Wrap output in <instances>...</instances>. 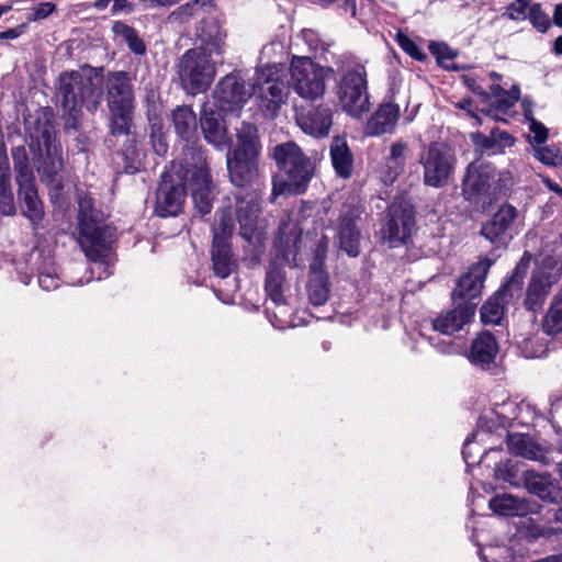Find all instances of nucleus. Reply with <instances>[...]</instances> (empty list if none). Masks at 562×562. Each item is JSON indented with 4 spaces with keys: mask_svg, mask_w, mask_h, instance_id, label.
Here are the masks:
<instances>
[{
    "mask_svg": "<svg viewBox=\"0 0 562 562\" xmlns=\"http://www.w3.org/2000/svg\"><path fill=\"white\" fill-rule=\"evenodd\" d=\"M251 94L263 116L276 117L289 95V87L281 79V68L276 64L262 67L257 72Z\"/></svg>",
    "mask_w": 562,
    "mask_h": 562,
    "instance_id": "nucleus-9",
    "label": "nucleus"
},
{
    "mask_svg": "<svg viewBox=\"0 0 562 562\" xmlns=\"http://www.w3.org/2000/svg\"><path fill=\"white\" fill-rule=\"evenodd\" d=\"M471 138L476 147L482 150H496L502 146H509L513 144V138L502 131H492L490 136L482 133H473Z\"/></svg>",
    "mask_w": 562,
    "mask_h": 562,
    "instance_id": "nucleus-39",
    "label": "nucleus"
},
{
    "mask_svg": "<svg viewBox=\"0 0 562 562\" xmlns=\"http://www.w3.org/2000/svg\"><path fill=\"white\" fill-rule=\"evenodd\" d=\"M150 137L155 153L159 156H164L168 150V144L165 134L160 130L156 131L153 127Z\"/></svg>",
    "mask_w": 562,
    "mask_h": 562,
    "instance_id": "nucleus-50",
    "label": "nucleus"
},
{
    "mask_svg": "<svg viewBox=\"0 0 562 562\" xmlns=\"http://www.w3.org/2000/svg\"><path fill=\"white\" fill-rule=\"evenodd\" d=\"M389 220L382 229L383 238L392 247L406 241L415 227L413 205L405 200H395L389 206Z\"/></svg>",
    "mask_w": 562,
    "mask_h": 562,
    "instance_id": "nucleus-15",
    "label": "nucleus"
},
{
    "mask_svg": "<svg viewBox=\"0 0 562 562\" xmlns=\"http://www.w3.org/2000/svg\"><path fill=\"white\" fill-rule=\"evenodd\" d=\"M516 216L517 211L514 206L509 204L503 205L482 227V235L492 244L497 246L506 245L512 238L509 228Z\"/></svg>",
    "mask_w": 562,
    "mask_h": 562,
    "instance_id": "nucleus-22",
    "label": "nucleus"
},
{
    "mask_svg": "<svg viewBox=\"0 0 562 562\" xmlns=\"http://www.w3.org/2000/svg\"><path fill=\"white\" fill-rule=\"evenodd\" d=\"M543 330L549 335L562 331V290L554 296L547 312Z\"/></svg>",
    "mask_w": 562,
    "mask_h": 562,
    "instance_id": "nucleus-41",
    "label": "nucleus"
},
{
    "mask_svg": "<svg viewBox=\"0 0 562 562\" xmlns=\"http://www.w3.org/2000/svg\"><path fill=\"white\" fill-rule=\"evenodd\" d=\"M104 85L110 112V132L114 136L127 135L134 110V91L131 79L124 71L110 72Z\"/></svg>",
    "mask_w": 562,
    "mask_h": 562,
    "instance_id": "nucleus-6",
    "label": "nucleus"
},
{
    "mask_svg": "<svg viewBox=\"0 0 562 562\" xmlns=\"http://www.w3.org/2000/svg\"><path fill=\"white\" fill-rule=\"evenodd\" d=\"M172 121L177 134L187 142L183 147L182 156L188 147H195L189 144L196 134V115L189 106H178L172 113Z\"/></svg>",
    "mask_w": 562,
    "mask_h": 562,
    "instance_id": "nucleus-34",
    "label": "nucleus"
},
{
    "mask_svg": "<svg viewBox=\"0 0 562 562\" xmlns=\"http://www.w3.org/2000/svg\"><path fill=\"white\" fill-rule=\"evenodd\" d=\"M284 273L276 266H270L266 277V292L277 307L285 305L283 295Z\"/></svg>",
    "mask_w": 562,
    "mask_h": 562,
    "instance_id": "nucleus-37",
    "label": "nucleus"
},
{
    "mask_svg": "<svg viewBox=\"0 0 562 562\" xmlns=\"http://www.w3.org/2000/svg\"><path fill=\"white\" fill-rule=\"evenodd\" d=\"M113 33L121 37L128 46V48L137 55H143L146 50L143 40L138 36L137 32L124 22L117 21L112 25Z\"/></svg>",
    "mask_w": 562,
    "mask_h": 562,
    "instance_id": "nucleus-40",
    "label": "nucleus"
},
{
    "mask_svg": "<svg viewBox=\"0 0 562 562\" xmlns=\"http://www.w3.org/2000/svg\"><path fill=\"white\" fill-rule=\"evenodd\" d=\"M79 244L86 256L97 265L99 270L109 276L110 248L115 238V227L105 222L104 214L94 207L91 198L79 201Z\"/></svg>",
    "mask_w": 562,
    "mask_h": 562,
    "instance_id": "nucleus-3",
    "label": "nucleus"
},
{
    "mask_svg": "<svg viewBox=\"0 0 562 562\" xmlns=\"http://www.w3.org/2000/svg\"><path fill=\"white\" fill-rule=\"evenodd\" d=\"M325 251L317 249L313 263L311 265V277L307 285L308 300L319 306L327 302L329 295V282L327 273L322 269Z\"/></svg>",
    "mask_w": 562,
    "mask_h": 562,
    "instance_id": "nucleus-25",
    "label": "nucleus"
},
{
    "mask_svg": "<svg viewBox=\"0 0 562 562\" xmlns=\"http://www.w3.org/2000/svg\"><path fill=\"white\" fill-rule=\"evenodd\" d=\"M201 128L205 140L216 148H222L227 144L226 128L223 125L222 111H215L207 104L203 106L201 113Z\"/></svg>",
    "mask_w": 562,
    "mask_h": 562,
    "instance_id": "nucleus-28",
    "label": "nucleus"
},
{
    "mask_svg": "<svg viewBox=\"0 0 562 562\" xmlns=\"http://www.w3.org/2000/svg\"><path fill=\"white\" fill-rule=\"evenodd\" d=\"M112 0H97L94 7L98 10H104Z\"/></svg>",
    "mask_w": 562,
    "mask_h": 562,
    "instance_id": "nucleus-61",
    "label": "nucleus"
},
{
    "mask_svg": "<svg viewBox=\"0 0 562 562\" xmlns=\"http://www.w3.org/2000/svg\"><path fill=\"white\" fill-rule=\"evenodd\" d=\"M498 353V344L488 331H482L472 341L469 360L475 366H490Z\"/></svg>",
    "mask_w": 562,
    "mask_h": 562,
    "instance_id": "nucleus-31",
    "label": "nucleus"
},
{
    "mask_svg": "<svg viewBox=\"0 0 562 562\" xmlns=\"http://www.w3.org/2000/svg\"><path fill=\"white\" fill-rule=\"evenodd\" d=\"M14 169L16 172V182L25 183L29 180H35L33 170L29 162L27 153L24 146H16L11 150Z\"/></svg>",
    "mask_w": 562,
    "mask_h": 562,
    "instance_id": "nucleus-42",
    "label": "nucleus"
},
{
    "mask_svg": "<svg viewBox=\"0 0 562 562\" xmlns=\"http://www.w3.org/2000/svg\"><path fill=\"white\" fill-rule=\"evenodd\" d=\"M237 147L233 150L229 149L227 153L258 158L260 154V143L255 125L244 122L237 131Z\"/></svg>",
    "mask_w": 562,
    "mask_h": 562,
    "instance_id": "nucleus-35",
    "label": "nucleus"
},
{
    "mask_svg": "<svg viewBox=\"0 0 562 562\" xmlns=\"http://www.w3.org/2000/svg\"><path fill=\"white\" fill-rule=\"evenodd\" d=\"M396 40H397L400 47L405 53H407L411 57H413L417 60H422L425 57L424 53L416 45V43L412 38H409L407 35H405L404 33H401V32L397 33Z\"/></svg>",
    "mask_w": 562,
    "mask_h": 562,
    "instance_id": "nucleus-46",
    "label": "nucleus"
},
{
    "mask_svg": "<svg viewBox=\"0 0 562 562\" xmlns=\"http://www.w3.org/2000/svg\"><path fill=\"white\" fill-rule=\"evenodd\" d=\"M338 99L345 112L359 116L370 109L367 91V71L361 65L347 69L338 83Z\"/></svg>",
    "mask_w": 562,
    "mask_h": 562,
    "instance_id": "nucleus-12",
    "label": "nucleus"
},
{
    "mask_svg": "<svg viewBox=\"0 0 562 562\" xmlns=\"http://www.w3.org/2000/svg\"><path fill=\"white\" fill-rule=\"evenodd\" d=\"M524 105V116L528 123V128L532 134V137L529 136V142L532 145H542L546 144L548 139V128L539 121L533 117L532 110L530 104L527 103L526 100L522 102Z\"/></svg>",
    "mask_w": 562,
    "mask_h": 562,
    "instance_id": "nucleus-43",
    "label": "nucleus"
},
{
    "mask_svg": "<svg viewBox=\"0 0 562 562\" xmlns=\"http://www.w3.org/2000/svg\"><path fill=\"white\" fill-rule=\"evenodd\" d=\"M19 196L23 201L24 214L33 222L37 223L43 217V206L38 199L35 188V180H29L25 183L19 182Z\"/></svg>",
    "mask_w": 562,
    "mask_h": 562,
    "instance_id": "nucleus-36",
    "label": "nucleus"
},
{
    "mask_svg": "<svg viewBox=\"0 0 562 562\" xmlns=\"http://www.w3.org/2000/svg\"><path fill=\"white\" fill-rule=\"evenodd\" d=\"M521 263L516 267V272L512 279L504 284L492 297H490L481 308V319L484 324H499L504 316L505 297H514L515 293L520 290L521 280L518 271Z\"/></svg>",
    "mask_w": 562,
    "mask_h": 562,
    "instance_id": "nucleus-20",
    "label": "nucleus"
},
{
    "mask_svg": "<svg viewBox=\"0 0 562 562\" xmlns=\"http://www.w3.org/2000/svg\"><path fill=\"white\" fill-rule=\"evenodd\" d=\"M398 119V105L393 102L383 103L367 122V134L371 136H380L385 133H392Z\"/></svg>",
    "mask_w": 562,
    "mask_h": 562,
    "instance_id": "nucleus-29",
    "label": "nucleus"
},
{
    "mask_svg": "<svg viewBox=\"0 0 562 562\" xmlns=\"http://www.w3.org/2000/svg\"><path fill=\"white\" fill-rule=\"evenodd\" d=\"M250 95L251 90L246 87L244 78L237 74L222 78L213 92L215 104L222 112L240 110Z\"/></svg>",
    "mask_w": 562,
    "mask_h": 562,
    "instance_id": "nucleus-16",
    "label": "nucleus"
},
{
    "mask_svg": "<svg viewBox=\"0 0 562 562\" xmlns=\"http://www.w3.org/2000/svg\"><path fill=\"white\" fill-rule=\"evenodd\" d=\"M58 83V97L67 115L66 125L77 128L83 106L92 113L98 110L102 97V79L92 67H83L60 74Z\"/></svg>",
    "mask_w": 562,
    "mask_h": 562,
    "instance_id": "nucleus-2",
    "label": "nucleus"
},
{
    "mask_svg": "<svg viewBox=\"0 0 562 562\" xmlns=\"http://www.w3.org/2000/svg\"><path fill=\"white\" fill-rule=\"evenodd\" d=\"M430 49L432 54L436 56L439 65L446 69H450L449 61H451L456 57V52H453L446 44L431 45Z\"/></svg>",
    "mask_w": 562,
    "mask_h": 562,
    "instance_id": "nucleus-47",
    "label": "nucleus"
},
{
    "mask_svg": "<svg viewBox=\"0 0 562 562\" xmlns=\"http://www.w3.org/2000/svg\"><path fill=\"white\" fill-rule=\"evenodd\" d=\"M344 8L346 11H349L352 16L356 15V12H357L356 0H346Z\"/></svg>",
    "mask_w": 562,
    "mask_h": 562,
    "instance_id": "nucleus-59",
    "label": "nucleus"
},
{
    "mask_svg": "<svg viewBox=\"0 0 562 562\" xmlns=\"http://www.w3.org/2000/svg\"><path fill=\"white\" fill-rule=\"evenodd\" d=\"M207 3H211V0H193L180 7L179 12L182 15L192 16L198 12L199 9H201Z\"/></svg>",
    "mask_w": 562,
    "mask_h": 562,
    "instance_id": "nucleus-52",
    "label": "nucleus"
},
{
    "mask_svg": "<svg viewBox=\"0 0 562 562\" xmlns=\"http://www.w3.org/2000/svg\"><path fill=\"white\" fill-rule=\"evenodd\" d=\"M112 1H113V7H112L113 13H117L123 10L130 11L132 9V4L127 0H112Z\"/></svg>",
    "mask_w": 562,
    "mask_h": 562,
    "instance_id": "nucleus-56",
    "label": "nucleus"
},
{
    "mask_svg": "<svg viewBox=\"0 0 562 562\" xmlns=\"http://www.w3.org/2000/svg\"><path fill=\"white\" fill-rule=\"evenodd\" d=\"M532 156L548 167L562 165V153L555 145H532Z\"/></svg>",
    "mask_w": 562,
    "mask_h": 562,
    "instance_id": "nucleus-44",
    "label": "nucleus"
},
{
    "mask_svg": "<svg viewBox=\"0 0 562 562\" xmlns=\"http://www.w3.org/2000/svg\"><path fill=\"white\" fill-rule=\"evenodd\" d=\"M496 169L488 162H472L468 166L463 178V191L469 198L486 195L495 198L501 191L498 182L510 180L508 172L498 173L496 180Z\"/></svg>",
    "mask_w": 562,
    "mask_h": 562,
    "instance_id": "nucleus-14",
    "label": "nucleus"
},
{
    "mask_svg": "<svg viewBox=\"0 0 562 562\" xmlns=\"http://www.w3.org/2000/svg\"><path fill=\"white\" fill-rule=\"evenodd\" d=\"M506 94H507V100H505L504 103H505V106L509 108V106L514 105V103L516 101H518L520 90L517 86H514L508 92H506Z\"/></svg>",
    "mask_w": 562,
    "mask_h": 562,
    "instance_id": "nucleus-55",
    "label": "nucleus"
},
{
    "mask_svg": "<svg viewBox=\"0 0 562 562\" xmlns=\"http://www.w3.org/2000/svg\"><path fill=\"white\" fill-rule=\"evenodd\" d=\"M475 302H454V307L442 311L431 319L435 331L451 336L469 324L475 314Z\"/></svg>",
    "mask_w": 562,
    "mask_h": 562,
    "instance_id": "nucleus-18",
    "label": "nucleus"
},
{
    "mask_svg": "<svg viewBox=\"0 0 562 562\" xmlns=\"http://www.w3.org/2000/svg\"><path fill=\"white\" fill-rule=\"evenodd\" d=\"M55 4L52 2H42L38 3L34 9L32 14L27 16L29 21H40L46 19L55 11Z\"/></svg>",
    "mask_w": 562,
    "mask_h": 562,
    "instance_id": "nucleus-49",
    "label": "nucleus"
},
{
    "mask_svg": "<svg viewBox=\"0 0 562 562\" xmlns=\"http://www.w3.org/2000/svg\"><path fill=\"white\" fill-rule=\"evenodd\" d=\"M493 265L488 258L473 265L458 281L452 292L453 302H473L481 295L486 274Z\"/></svg>",
    "mask_w": 562,
    "mask_h": 562,
    "instance_id": "nucleus-17",
    "label": "nucleus"
},
{
    "mask_svg": "<svg viewBox=\"0 0 562 562\" xmlns=\"http://www.w3.org/2000/svg\"><path fill=\"white\" fill-rule=\"evenodd\" d=\"M517 3L526 7L527 9L530 8V1L531 0H515Z\"/></svg>",
    "mask_w": 562,
    "mask_h": 562,
    "instance_id": "nucleus-64",
    "label": "nucleus"
},
{
    "mask_svg": "<svg viewBox=\"0 0 562 562\" xmlns=\"http://www.w3.org/2000/svg\"><path fill=\"white\" fill-rule=\"evenodd\" d=\"M257 157H247L233 153L226 154V167L233 186L246 188L252 186L258 178Z\"/></svg>",
    "mask_w": 562,
    "mask_h": 562,
    "instance_id": "nucleus-21",
    "label": "nucleus"
},
{
    "mask_svg": "<svg viewBox=\"0 0 562 562\" xmlns=\"http://www.w3.org/2000/svg\"><path fill=\"white\" fill-rule=\"evenodd\" d=\"M418 162L423 168L424 184L439 189L449 184L456 170L457 157L447 144L431 142L422 148Z\"/></svg>",
    "mask_w": 562,
    "mask_h": 562,
    "instance_id": "nucleus-8",
    "label": "nucleus"
},
{
    "mask_svg": "<svg viewBox=\"0 0 562 562\" xmlns=\"http://www.w3.org/2000/svg\"><path fill=\"white\" fill-rule=\"evenodd\" d=\"M226 34L213 24L203 31L202 46L187 50L178 65L179 77L183 88L191 94H196L209 88L215 76V61L211 55H223Z\"/></svg>",
    "mask_w": 562,
    "mask_h": 562,
    "instance_id": "nucleus-1",
    "label": "nucleus"
},
{
    "mask_svg": "<svg viewBox=\"0 0 562 562\" xmlns=\"http://www.w3.org/2000/svg\"><path fill=\"white\" fill-rule=\"evenodd\" d=\"M330 158L336 173L349 178L353 169V156L344 137H334L330 144Z\"/></svg>",
    "mask_w": 562,
    "mask_h": 562,
    "instance_id": "nucleus-33",
    "label": "nucleus"
},
{
    "mask_svg": "<svg viewBox=\"0 0 562 562\" xmlns=\"http://www.w3.org/2000/svg\"><path fill=\"white\" fill-rule=\"evenodd\" d=\"M527 19L530 21L532 26L541 33H546L551 26L550 18L542 10L540 3H533L530 5Z\"/></svg>",
    "mask_w": 562,
    "mask_h": 562,
    "instance_id": "nucleus-45",
    "label": "nucleus"
},
{
    "mask_svg": "<svg viewBox=\"0 0 562 562\" xmlns=\"http://www.w3.org/2000/svg\"><path fill=\"white\" fill-rule=\"evenodd\" d=\"M359 215L358 209L348 207L340 216L338 227L339 246L350 257H357L360 252V232L357 227Z\"/></svg>",
    "mask_w": 562,
    "mask_h": 562,
    "instance_id": "nucleus-24",
    "label": "nucleus"
},
{
    "mask_svg": "<svg viewBox=\"0 0 562 562\" xmlns=\"http://www.w3.org/2000/svg\"><path fill=\"white\" fill-rule=\"evenodd\" d=\"M490 509L504 517H524L536 513V504L512 494L496 495L488 502Z\"/></svg>",
    "mask_w": 562,
    "mask_h": 562,
    "instance_id": "nucleus-27",
    "label": "nucleus"
},
{
    "mask_svg": "<svg viewBox=\"0 0 562 562\" xmlns=\"http://www.w3.org/2000/svg\"><path fill=\"white\" fill-rule=\"evenodd\" d=\"M542 182L548 187V189L562 198V188L553 182L550 178L543 177Z\"/></svg>",
    "mask_w": 562,
    "mask_h": 562,
    "instance_id": "nucleus-57",
    "label": "nucleus"
},
{
    "mask_svg": "<svg viewBox=\"0 0 562 562\" xmlns=\"http://www.w3.org/2000/svg\"><path fill=\"white\" fill-rule=\"evenodd\" d=\"M302 37L312 50H317L319 48V38L313 30H303Z\"/></svg>",
    "mask_w": 562,
    "mask_h": 562,
    "instance_id": "nucleus-54",
    "label": "nucleus"
},
{
    "mask_svg": "<svg viewBox=\"0 0 562 562\" xmlns=\"http://www.w3.org/2000/svg\"><path fill=\"white\" fill-rule=\"evenodd\" d=\"M26 143L34 155L42 157L37 165L42 181L57 192L60 191L64 159L53 127L46 121L36 120L32 126L26 127Z\"/></svg>",
    "mask_w": 562,
    "mask_h": 562,
    "instance_id": "nucleus-4",
    "label": "nucleus"
},
{
    "mask_svg": "<svg viewBox=\"0 0 562 562\" xmlns=\"http://www.w3.org/2000/svg\"><path fill=\"white\" fill-rule=\"evenodd\" d=\"M408 145L403 140L391 144L389 154L384 157V166L381 173L385 184H392L401 176L406 166Z\"/></svg>",
    "mask_w": 562,
    "mask_h": 562,
    "instance_id": "nucleus-30",
    "label": "nucleus"
},
{
    "mask_svg": "<svg viewBox=\"0 0 562 562\" xmlns=\"http://www.w3.org/2000/svg\"><path fill=\"white\" fill-rule=\"evenodd\" d=\"M553 50L557 55H562V35L555 38Z\"/></svg>",
    "mask_w": 562,
    "mask_h": 562,
    "instance_id": "nucleus-60",
    "label": "nucleus"
},
{
    "mask_svg": "<svg viewBox=\"0 0 562 562\" xmlns=\"http://www.w3.org/2000/svg\"><path fill=\"white\" fill-rule=\"evenodd\" d=\"M505 15H507L508 19L514 21L525 20L527 19L528 15L527 8L514 1L506 8Z\"/></svg>",
    "mask_w": 562,
    "mask_h": 562,
    "instance_id": "nucleus-51",
    "label": "nucleus"
},
{
    "mask_svg": "<svg viewBox=\"0 0 562 562\" xmlns=\"http://www.w3.org/2000/svg\"><path fill=\"white\" fill-rule=\"evenodd\" d=\"M554 520L562 524V506L554 512Z\"/></svg>",
    "mask_w": 562,
    "mask_h": 562,
    "instance_id": "nucleus-63",
    "label": "nucleus"
},
{
    "mask_svg": "<svg viewBox=\"0 0 562 562\" xmlns=\"http://www.w3.org/2000/svg\"><path fill=\"white\" fill-rule=\"evenodd\" d=\"M524 483L529 493L537 495L543 501L559 503L562 501V488L550 474L526 471Z\"/></svg>",
    "mask_w": 562,
    "mask_h": 562,
    "instance_id": "nucleus-26",
    "label": "nucleus"
},
{
    "mask_svg": "<svg viewBox=\"0 0 562 562\" xmlns=\"http://www.w3.org/2000/svg\"><path fill=\"white\" fill-rule=\"evenodd\" d=\"M184 166L190 168L189 181L195 210L209 214L213 206V183L206 167V157L201 148L188 147L184 151Z\"/></svg>",
    "mask_w": 562,
    "mask_h": 562,
    "instance_id": "nucleus-10",
    "label": "nucleus"
},
{
    "mask_svg": "<svg viewBox=\"0 0 562 562\" xmlns=\"http://www.w3.org/2000/svg\"><path fill=\"white\" fill-rule=\"evenodd\" d=\"M507 445L508 449L517 456L532 461L547 462L544 449L528 435L509 434L507 436Z\"/></svg>",
    "mask_w": 562,
    "mask_h": 562,
    "instance_id": "nucleus-32",
    "label": "nucleus"
},
{
    "mask_svg": "<svg viewBox=\"0 0 562 562\" xmlns=\"http://www.w3.org/2000/svg\"><path fill=\"white\" fill-rule=\"evenodd\" d=\"M437 348L441 351V352H449L450 349H451V344L450 342H442V344H439L437 346Z\"/></svg>",
    "mask_w": 562,
    "mask_h": 562,
    "instance_id": "nucleus-62",
    "label": "nucleus"
},
{
    "mask_svg": "<svg viewBox=\"0 0 562 562\" xmlns=\"http://www.w3.org/2000/svg\"><path fill=\"white\" fill-rule=\"evenodd\" d=\"M553 23L557 26L562 27V3H559L554 7Z\"/></svg>",
    "mask_w": 562,
    "mask_h": 562,
    "instance_id": "nucleus-58",
    "label": "nucleus"
},
{
    "mask_svg": "<svg viewBox=\"0 0 562 562\" xmlns=\"http://www.w3.org/2000/svg\"><path fill=\"white\" fill-rule=\"evenodd\" d=\"M190 171L182 158L172 161L170 168L162 173L156 191L155 213L158 216L169 217L181 213L187 196L186 181Z\"/></svg>",
    "mask_w": 562,
    "mask_h": 562,
    "instance_id": "nucleus-7",
    "label": "nucleus"
},
{
    "mask_svg": "<svg viewBox=\"0 0 562 562\" xmlns=\"http://www.w3.org/2000/svg\"><path fill=\"white\" fill-rule=\"evenodd\" d=\"M549 292V282L542 278H532L527 289L525 306L531 311L539 310L542 306Z\"/></svg>",
    "mask_w": 562,
    "mask_h": 562,
    "instance_id": "nucleus-38",
    "label": "nucleus"
},
{
    "mask_svg": "<svg viewBox=\"0 0 562 562\" xmlns=\"http://www.w3.org/2000/svg\"><path fill=\"white\" fill-rule=\"evenodd\" d=\"M228 209L231 204L218 212V221L213 228L211 251L214 272L222 279L227 278L235 267L228 243L235 227V220Z\"/></svg>",
    "mask_w": 562,
    "mask_h": 562,
    "instance_id": "nucleus-13",
    "label": "nucleus"
},
{
    "mask_svg": "<svg viewBox=\"0 0 562 562\" xmlns=\"http://www.w3.org/2000/svg\"><path fill=\"white\" fill-rule=\"evenodd\" d=\"M289 85L302 99H321L326 91V69L310 57L295 56L290 65Z\"/></svg>",
    "mask_w": 562,
    "mask_h": 562,
    "instance_id": "nucleus-11",
    "label": "nucleus"
},
{
    "mask_svg": "<svg viewBox=\"0 0 562 562\" xmlns=\"http://www.w3.org/2000/svg\"><path fill=\"white\" fill-rule=\"evenodd\" d=\"M295 120L300 128L314 137L327 136L333 124L331 110L319 105L307 112L296 111Z\"/></svg>",
    "mask_w": 562,
    "mask_h": 562,
    "instance_id": "nucleus-23",
    "label": "nucleus"
},
{
    "mask_svg": "<svg viewBox=\"0 0 562 562\" xmlns=\"http://www.w3.org/2000/svg\"><path fill=\"white\" fill-rule=\"evenodd\" d=\"M235 201V213L240 226V235L250 241L261 212L258 193L254 190L247 191L245 194H237Z\"/></svg>",
    "mask_w": 562,
    "mask_h": 562,
    "instance_id": "nucleus-19",
    "label": "nucleus"
},
{
    "mask_svg": "<svg viewBox=\"0 0 562 562\" xmlns=\"http://www.w3.org/2000/svg\"><path fill=\"white\" fill-rule=\"evenodd\" d=\"M27 30V24L23 23L18 25L16 27H12L0 32V40H15L23 35Z\"/></svg>",
    "mask_w": 562,
    "mask_h": 562,
    "instance_id": "nucleus-53",
    "label": "nucleus"
},
{
    "mask_svg": "<svg viewBox=\"0 0 562 562\" xmlns=\"http://www.w3.org/2000/svg\"><path fill=\"white\" fill-rule=\"evenodd\" d=\"M38 285L45 290H55L59 285V278L54 269H47L38 274Z\"/></svg>",
    "mask_w": 562,
    "mask_h": 562,
    "instance_id": "nucleus-48",
    "label": "nucleus"
},
{
    "mask_svg": "<svg viewBox=\"0 0 562 562\" xmlns=\"http://www.w3.org/2000/svg\"><path fill=\"white\" fill-rule=\"evenodd\" d=\"M273 158L284 173V178L274 180L273 195L304 193L314 175L312 160L292 142L276 146Z\"/></svg>",
    "mask_w": 562,
    "mask_h": 562,
    "instance_id": "nucleus-5",
    "label": "nucleus"
}]
</instances>
